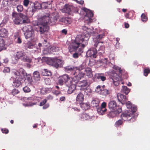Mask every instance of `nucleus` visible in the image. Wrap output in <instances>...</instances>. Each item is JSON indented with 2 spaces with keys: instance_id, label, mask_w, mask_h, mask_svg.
<instances>
[{
  "instance_id": "obj_64",
  "label": "nucleus",
  "mask_w": 150,
  "mask_h": 150,
  "mask_svg": "<svg viewBox=\"0 0 150 150\" xmlns=\"http://www.w3.org/2000/svg\"><path fill=\"white\" fill-rule=\"evenodd\" d=\"M21 74L23 75L24 78L26 77L28 75L27 74L26 72L24 70L22 71L21 72Z\"/></svg>"
},
{
  "instance_id": "obj_21",
  "label": "nucleus",
  "mask_w": 150,
  "mask_h": 150,
  "mask_svg": "<svg viewBox=\"0 0 150 150\" xmlns=\"http://www.w3.org/2000/svg\"><path fill=\"white\" fill-rule=\"evenodd\" d=\"M8 31L7 30L4 28H2L0 29V37H5L7 36Z\"/></svg>"
},
{
  "instance_id": "obj_46",
  "label": "nucleus",
  "mask_w": 150,
  "mask_h": 150,
  "mask_svg": "<svg viewBox=\"0 0 150 150\" xmlns=\"http://www.w3.org/2000/svg\"><path fill=\"white\" fill-rule=\"evenodd\" d=\"M144 76H146L149 74L150 73V69L149 67H146L144 69Z\"/></svg>"
},
{
  "instance_id": "obj_58",
  "label": "nucleus",
  "mask_w": 150,
  "mask_h": 150,
  "mask_svg": "<svg viewBox=\"0 0 150 150\" xmlns=\"http://www.w3.org/2000/svg\"><path fill=\"white\" fill-rule=\"evenodd\" d=\"M29 3V0H24L23 1V5L25 7H27Z\"/></svg>"
},
{
  "instance_id": "obj_17",
  "label": "nucleus",
  "mask_w": 150,
  "mask_h": 150,
  "mask_svg": "<svg viewBox=\"0 0 150 150\" xmlns=\"http://www.w3.org/2000/svg\"><path fill=\"white\" fill-rule=\"evenodd\" d=\"M120 73L118 75L117 73L113 71L111 75L112 79V80H120L122 81V78L120 76Z\"/></svg>"
},
{
  "instance_id": "obj_40",
  "label": "nucleus",
  "mask_w": 150,
  "mask_h": 150,
  "mask_svg": "<svg viewBox=\"0 0 150 150\" xmlns=\"http://www.w3.org/2000/svg\"><path fill=\"white\" fill-rule=\"evenodd\" d=\"M26 81H27L28 83V84L30 85H32L33 84V81L32 78V76L28 74L25 77Z\"/></svg>"
},
{
  "instance_id": "obj_38",
  "label": "nucleus",
  "mask_w": 150,
  "mask_h": 150,
  "mask_svg": "<svg viewBox=\"0 0 150 150\" xmlns=\"http://www.w3.org/2000/svg\"><path fill=\"white\" fill-rule=\"evenodd\" d=\"M12 74L14 75V78H20L22 77L20 75V73L16 70H13L12 72Z\"/></svg>"
},
{
  "instance_id": "obj_22",
  "label": "nucleus",
  "mask_w": 150,
  "mask_h": 150,
  "mask_svg": "<svg viewBox=\"0 0 150 150\" xmlns=\"http://www.w3.org/2000/svg\"><path fill=\"white\" fill-rule=\"evenodd\" d=\"M117 98L119 101L122 102L125 101L127 99L126 96L120 93H118L117 94Z\"/></svg>"
},
{
  "instance_id": "obj_23",
  "label": "nucleus",
  "mask_w": 150,
  "mask_h": 150,
  "mask_svg": "<svg viewBox=\"0 0 150 150\" xmlns=\"http://www.w3.org/2000/svg\"><path fill=\"white\" fill-rule=\"evenodd\" d=\"M21 14V13L20 14L19 16L15 17V18L13 19V21L15 24L18 25L21 23V22L22 21Z\"/></svg>"
},
{
  "instance_id": "obj_14",
  "label": "nucleus",
  "mask_w": 150,
  "mask_h": 150,
  "mask_svg": "<svg viewBox=\"0 0 150 150\" xmlns=\"http://www.w3.org/2000/svg\"><path fill=\"white\" fill-rule=\"evenodd\" d=\"M38 28H37V29ZM38 29L40 33L42 34L47 31L49 28L47 25L41 24V25L38 26Z\"/></svg>"
},
{
  "instance_id": "obj_26",
  "label": "nucleus",
  "mask_w": 150,
  "mask_h": 150,
  "mask_svg": "<svg viewBox=\"0 0 150 150\" xmlns=\"http://www.w3.org/2000/svg\"><path fill=\"white\" fill-rule=\"evenodd\" d=\"M45 58L48 64L50 65H53L54 66V58L45 57Z\"/></svg>"
},
{
  "instance_id": "obj_11",
  "label": "nucleus",
  "mask_w": 150,
  "mask_h": 150,
  "mask_svg": "<svg viewBox=\"0 0 150 150\" xmlns=\"http://www.w3.org/2000/svg\"><path fill=\"white\" fill-rule=\"evenodd\" d=\"M40 21L41 22V24L47 25L50 22L49 15L48 14L43 16L40 19Z\"/></svg>"
},
{
  "instance_id": "obj_56",
  "label": "nucleus",
  "mask_w": 150,
  "mask_h": 150,
  "mask_svg": "<svg viewBox=\"0 0 150 150\" xmlns=\"http://www.w3.org/2000/svg\"><path fill=\"white\" fill-rule=\"evenodd\" d=\"M19 91L17 89H14L11 91V94L13 95H15L19 93Z\"/></svg>"
},
{
  "instance_id": "obj_43",
  "label": "nucleus",
  "mask_w": 150,
  "mask_h": 150,
  "mask_svg": "<svg viewBox=\"0 0 150 150\" xmlns=\"http://www.w3.org/2000/svg\"><path fill=\"white\" fill-rule=\"evenodd\" d=\"M42 73L43 75L45 76H50L51 75L50 71H49L46 69H42Z\"/></svg>"
},
{
  "instance_id": "obj_8",
  "label": "nucleus",
  "mask_w": 150,
  "mask_h": 150,
  "mask_svg": "<svg viewBox=\"0 0 150 150\" xmlns=\"http://www.w3.org/2000/svg\"><path fill=\"white\" fill-rule=\"evenodd\" d=\"M69 51L72 52L73 51H75L76 52L73 54V57L74 58H77L78 57L79 55H80L83 52V49L82 47L77 48L76 50H73L72 47H70V45L69 47Z\"/></svg>"
},
{
  "instance_id": "obj_59",
  "label": "nucleus",
  "mask_w": 150,
  "mask_h": 150,
  "mask_svg": "<svg viewBox=\"0 0 150 150\" xmlns=\"http://www.w3.org/2000/svg\"><path fill=\"white\" fill-rule=\"evenodd\" d=\"M47 102V100L46 99L43 100L41 102H40L39 104V105L40 106L44 105Z\"/></svg>"
},
{
  "instance_id": "obj_35",
  "label": "nucleus",
  "mask_w": 150,
  "mask_h": 150,
  "mask_svg": "<svg viewBox=\"0 0 150 150\" xmlns=\"http://www.w3.org/2000/svg\"><path fill=\"white\" fill-rule=\"evenodd\" d=\"M72 79L71 78L68 76V78H67V79L66 80V81H65V85L67 87H68L70 86L71 85L74 84L72 83Z\"/></svg>"
},
{
  "instance_id": "obj_10",
  "label": "nucleus",
  "mask_w": 150,
  "mask_h": 150,
  "mask_svg": "<svg viewBox=\"0 0 150 150\" xmlns=\"http://www.w3.org/2000/svg\"><path fill=\"white\" fill-rule=\"evenodd\" d=\"M108 107L109 109L111 110H116L118 106L116 102L114 100L110 101L108 103Z\"/></svg>"
},
{
  "instance_id": "obj_37",
  "label": "nucleus",
  "mask_w": 150,
  "mask_h": 150,
  "mask_svg": "<svg viewBox=\"0 0 150 150\" xmlns=\"http://www.w3.org/2000/svg\"><path fill=\"white\" fill-rule=\"evenodd\" d=\"M80 105L82 108L84 110H86L90 108L89 105L87 103H80Z\"/></svg>"
},
{
  "instance_id": "obj_1",
  "label": "nucleus",
  "mask_w": 150,
  "mask_h": 150,
  "mask_svg": "<svg viewBox=\"0 0 150 150\" xmlns=\"http://www.w3.org/2000/svg\"><path fill=\"white\" fill-rule=\"evenodd\" d=\"M90 34L84 33L81 35H77L75 40L72 41L70 45V47H72L74 50L82 47L83 49L85 46L87 45Z\"/></svg>"
},
{
  "instance_id": "obj_7",
  "label": "nucleus",
  "mask_w": 150,
  "mask_h": 150,
  "mask_svg": "<svg viewBox=\"0 0 150 150\" xmlns=\"http://www.w3.org/2000/svg\"><path fill=\"white\" fill-rule=\"evenodd\" d=\"M30 6L28 8V9L32 12H34L38 10H39L41 8V4L38 2L35 3H31Z\"/></svg>"
},
{
  "instance_id": "obj_28",
  "label": "nucleus",
  "mask_w": 150,
  "mask_h": 150,
  "mask_svg": "<svg viewBox=\"0 0 150 150\" xmlns=\"http://www.w3.org/2000/svg\"><path fill=\"white\" fill-rule=\"evenodd\" d=\"M6 48V45L4 40L0 38V52Z\"/></svg>"
},
{
  "instance_id": "obj_39",
  "label": "nucleus",
  "mask_w": 150,
  "mask_h": 150,
  "mask_svg": "<svg viewBox=\"0 0 150 150\" xmlns=\"http://www.w3.org/2000/svg\"><path fill=\"white\" fill-rule=\"evenodd\" d=\"M111 91L110 90H109L107 89H103L101 91L100 95H102L106 97L107 95L109 94Z\"/></svg>"
},
{
  "instance_id": "obj_9",
  "label": "nucleus",
  "mask_w": 150,
  "mask_h": 150,
  "mask_svg": "<svg viewBox=\"0 0 150 150\" xmlns=\"http://www.w3.org/2000/svg\"><path fill=\"white\" fill-rule=\"evenodd\" d=\"M122 111V109L121 108H118L116 110H111L107 114V116L109 118H113L121 112Z\"/></svg>"
},
{
  "instance_id": "obj_62",
  "label": "nucleus",
  "mask_w": 150,
  "mask_h": 150,
  "mask_svg": "<svg viewBox=\"0 0 150 150\" xmlns=\"http://www.w3.org/2000/svg\"><path fill=\"white\" fill-rule=\"evenodd\" d=\"M106 106V103L105 102H103L101 104V108L104 109H106L105 107Z\"/></svg>"
},
{
  "instance_id": "obj_54",
  "label": "nucleus",
  "mask_w": 150,
  "mask_h": 150,
  "mask_svg": "<svg viewBox=\"0 0 150 150\" xmlns=\"http://www.w3.org/2000/svg\"><path fill=\"white\" fill-rule=\"evenodd\" d=\"M23 90L26 93L30 92L31 91L30 88L27 86H25L23 88Z\"/></svg>"
},
{
  "instance_id": "obj_34",
  "label": "nucleus",
  "mask_w": 150,
  "mask_h": 150,
  "mask_svg": "<svg viewBox=\"0 0 150 150\" xmlns=\"http://www.w3.org/2000/svg\"><path fill=\"white\" fill-rule=\"evenodd\" d=\"M21 16H22V21L21 22V24L23 23H28L29 22V20L28 19L27 16L23 14H21Z\"/></svg>"
},
{
  "instance_id": "obj_18",
  "label": "nucleus",
  "mask_w": 150,
  "mask_h": 150,
  "mask_svg": "<svg viewBox=\"0 0 150 150\" xmlns=\"http://www.w3.org/2000/svg\"><path fill=\"white\" fill-rule=\"evenodd\" d=\"M91 118L90 116L85 113H82L79 115V119L81 120H86Z\"/></svg>"
},
{
  "instance_id": "obj_30",
  "label": "nucleus",
  "mask_w": 150,
  "mask_h": 150,
  "mask_svg": "<svg viewBox=\"0 0 150 150\" xmlns=\"http://www.w3.org/2000/svg\"><path fill=\"white\" fill-rule=\"evenodd\" d=\"M87 76L90 78L93 76L92 71L90 67H87L85 69Z\"/></svg>"
},
{
  "instance_id": "obj_13",
  "label": "nucleus",
  "mask_w": 150,
  "mask_h": 150,
  "mask_svg": "<svg viewBox=\"0 0 150 150\" xmlns=\"http://www.w3.org/2000/svg\"><path fill=\"white\" fill-rule=\"evenodd\" d=\"M25 53L23 51H22L17 52L16 54L15 57L16 61L15 63H17L18 60L19 59H21L22 60Z\"/></svg>"
},
{
  "instance_id": "obj_61",
  "label": "nucleus",
  "mask_w": 150,
  "mask_h": 150,
  "mask_svg": "<svg viewBox=\"0 0 150 150\" xmlns=\"http://www.w3.org/2000/svg\"><path fill=\"white\" fill-rule=\"evenodd\" d=\"M82 84L81 85V87L85 86L88 85V82L86 80H83L82 82Z\"/></svg>"
},
{
  "instance_id": "obj_41",
  "label": "nucleus",
  "mask_w": 150,
  "mask_h": 150,
  "mask_svg": "<svg viewBox=\"0 0 150 150\" xmlns=\"http://www.w3.org/2000/svg\"><path fill=\"white\" fill-rule=\"evenodd\" d=\"M34 44L30 41L28 42L25 44V49L27 50L28 48L32 49L34 46Z\"/></svg>"
},
{
  "instance_id": "obj_24",
  "label": "nucleus",
  "mask_w": 150,
  "mask_h": 150,
  "mask_svg": "<svg viewBox=\"0 0 150 150\" xmlns=\"http://www.w3.org/2000/svg\"><path fill=\"white\" fill-rule=\"evenodd\" d=\"M22 61L25 62L30 63L32 62V58L30 57L26 56L25 53L23 59H22Z\"/></svg>"
},
{
  "instance_id": "obj_12",
  "label": "nucleus",
  "mask_w": 150,
  "mask_h": 150,
  "mask_svg": "<svg viewBox=\"0 0 150 150\" xmlns=\"http://www.w3.org/2000/svg\"><path fill=\"white\" fill-rule=\"evenodd\" d=\"M54 59V67L57 68L62 67L63 64V61L57 57H55Z\"/></svg>"
},
{
  "instance_id": "obj_16",
  "label": "nucleus",
  "mask_w": 150,
  "mask_h": 150,
  "mask_svg": "<svg viewBox=\"0 0 150 150\" xmlns=\"http://www.w3.org/2000/svg\"><path fill=\"white\" fill-rule=\"evenodd\" d=\"M22 78H16L15 80L13 82V86L15 87H18L21 85L22 83L21 81L22 80Z\"/></svg>"
},
{
  "instance_id": "obj_19",
  "label": "nucleus",
  "mask_w": 150,
  "mask_h": 150,
  "mask_svg": "<svg viewBox=\"0 0 150 150\" xmlns=\"http://www.w3.org/2000/svg\"><path fill=\"white\" fill-rule=\"evenodd\" d=\"M100 100L97 98L94 99L91 102V105L93 107H96V108L99 107Z\"/></svg>"
},
{
  "instance_id": "obj_2",
  "label": "nucleus",
  "mask_w": 150,
  "mask_h": 150,
  "mask_svg": "<svg viewBox=\"0 0 150 150\" xmlns=\"http://www.w3.org/2000/svg\"><path fill=\"white\" fill-rule=\"evenodd\" d=\"M126 106L131 110H127L122 112L121 118L125 121H127L130 122H133L135 121L137 117L134 114V113L137 110V108L129 102L128 101L126 103Z\"/></svg>"
},
{
  "instance_id": "obj_57",
  "label": "nucleus",
  "mask_w": 150,
  "mask_h": 150,
  "mask_svg": "<svg viewBox=\"0 0 150 150\" xmlns=\"http://www.w3.org/2000/svg\"><path fill=\"white\" fill-rule=\"evenodd\" d=\"M104 36V33L102 34H100L98 35L97 37L96 38L99 41L101 40Z\"/></svg>"
},
{
  "instance_id": "obj_36",
  "label": "nucleus",
  "mask_w": 150,
  "mask_h": 150,
  "mask_svg": "<svg viewBox=\"0 0 150 150\" xmlns=\"http://www.w3.org/2000/svg\"><path fill=\"white\" fill-rule=\"evenodd\" d=\"M96 109L98 114L101 115H103L104 114V113L107 111L106 109H103L99 106L96 108Z\"/></svg>"
},
{
  "instance_id": "obj_42",
  "label": "nucleus",
  "mask_w": 150,
  "mask_h": 150,
  "mask_svg": "<svg viewBox=\"0 0 150 150\" xmlns=\"http://www.w3.org/2000/svg\"><path fill=\"white\" fill-rule=\"evenodd\" d=\"M122 92L125 93L126 95L130 91L129 89L126 86H123L121 90Z\"/></svg>"
},
{
  "instance_id": "obj_25",
  "label": "nucleus",
  "mask_w": 150,
  "mask_h": 150,
  "mask_svg": "<svg viewBox=\"0 0 150 150\" xmlns=\"http://www.w3.org/2000/svg\"><path fill=\"white\" fill-rule=\"evenodd\" d=\"M60 21L67 24H70L71 22V19L68 17L62 18L60 19Z\"/></svg>"
},
{
  "instance_id": "obj_5",
  "label": "nucleus",
  "mask_w": 150,
  "mask_h": 150,
  "mask_svg": "<svg viewBox=\"0 0 150 150\" xmlns=\"http://www.w3.org/2000/svg\"><path fill=\"white\" fill-rule=\"evenodd\" d=\"M83 68V67L82 65H80L78 67H74L73 66H69L65 67L64 68L65 70L67 72H71V75H76L77 73V71L81 70Z\"/></svg>"
},
{
  "instance_id": "obj_51",
  "label": "nucleus",
  "mask_w": 150,
  "mask_h": 150,
  "mask_svg": "<svg viewBox=\"0 0 150 150\" xmlns=\"http://www.w3.org/2000/svg\"><path fill=\"white\" fill-rule=\"evenodd\" d=\"M141 19L143 22H146L147 21L148 18L147 16H146L144 13H142L141 15Z\"/></svg>"
},
{
  "instance_id": "obj_20",
  "label": "nucleus",
  "mask_w": 150,
  "mask_h": 150,
  "mask_svg": "<svg viewBox=\"0 0 150 150\" xmlns=\"http://www.w3.org/2000/svg\"><path fill=\"white\" fill-rule=\"evenodd\" d=\"M80 70L77 71V73H76V75H74L75 78L78 80H80L85 75V74L81 71Z\"/></svg>"
},
{
  "instance_id": "obj_6",
  "label": "nucleus",
  "mask_w": 150,
  "mask_h": 150,
  "mask_svg": "<svg viewBox=\"0 0 150 150\" xmlns=\"http://www.w3.org/2000/svg\"><path fill=\"white\" fill-rule=\"evenodd\" d=\"M100 50H98V52L96 49L95 48H90L87 52L86 55L88 57H92L94 58H96V54H98L99 55L102 54L104 53L103 50H101L100 52Z\"/></svg>"
},
{
  "instance_id": "obj_31",
  "label": "nucleus",
  "mask_w": 150,
  "mask_h": 150,
  "mask_svg": "<svg viewBox=\"0 0 150 150\" xmlns=\"http://www.w3.org/2000/svg\"><path fill=\"white\" fill-rule=\"evenodd\" d=\"M69 89L67 91V93L69 94L72 93L75 90L76 88L75 84L71 85L70 86H68Z\"/></svg>"
},
{
  "instance_id": "obj_44",
  "label": "nucleus",
  "mask_w": 150,
  "mask_h": 150,
  "mask_svg": "<svg viewBox=\"0 0 150 150\" xmlns=\"http://www.w3.org/2000/svg\"><path fill=\"white\" fill-rule=\"evenodd\" d=\"M96 76L98 79H100L101 80L104 81L106 80L105 77L103 76L101 74H96Z\"/></svg>"
},
{
  "instance_id": "obj_3",
  "label": "nucleus",
  "mask_w": 150,
  "mask_h": 150,
  "mask_svg": "<svg viewBox=\"0 0 150 150\" xmlns=\"http://www.w3.org/2000/svg\"><path fill=\"white\" fill-rule=\"evenodd\" d=\"M23 30L25 32L24 34L26 39L32 38L34 36V31L31 25H27L24 27Z\"/></svg>"
},
{
  "instance_id": "obj_48",
  "label": "nucleus",
  "mask_w": 150,
  "mask_h": 150,
  "mask_svg": "<svg viewBox=\"0 0 150 150\" xmlns=\"http://www.w3.org/2000/svg\"><path fill=\"white\" fill-rule=\"evenodd\" d=\"M122 120H119L117 121L115 123V126L116 127H119L120 126L122 125L123 122V120L122 119Z\"/></svg>"
},
{
  "instance_id": "obj_60",
  "label": "nucleus",
  "mask_w": 150,
  "mask_h": 150,
  "mask_svg": "<svg viewBox=\"0 0 150 150\" xmlns=\"http://www.w3.org/2000/svg\"><path fill=\"white\" fill-rule=\"evenodd\" d=\"M1 130L3 133L5 134H7L9 132L8 130L6 128L2 129Z\"/></svg>"
},
{
  "instance_id": "obj_50",
  "label": "nucleus",
  "mask_w": 150,
  "mask_h": 150,
  "mask_svg": "<svg viewBox=\"0 0 150 150\" xmlns=\"http://www.w3.org/2000/svg\"><path fill=\"white\" fill-rule=\"evenodd\" d=\"M51 53L49 47L45 49L43 51V54L44 55L47 54Z\"/></svg>"
},
{
  "instance_id": "obj_49",
  "label": "nucleus",
  "mask_w": 150,
  "mask_h": 150,
  "mask_svg": "<svg viewBox=\"0 0 150 150\" xmlns=\"http://www.w3.org/2000/svg\"><path fill=\"white\" fill-rule=\"evenodd\" d=\"M102 90L103 89H102L101 87L100 86L98 85L96 87L95 91L97 93L100 94Z\"/></svg>"
},
{
  "instance_id": "obj_15",
  "label": "nucleus",
  "mask_w": 150,
  "mask_h": 150,
  "mask_svg": "<svg viewBox=\"0 0 150 150\" xmlns=\"http://www.w3.org/2000/svg\"><path fill=\"white\" fill-rule=\"evenodd\" d=\"M68 75L67 74H64L62 76H60L58 80V83L60 85H63L64 83H65L66 80H67Z\"/></svg>"
},
{
  "instance_id": "obj_4",
  "label": "nucleus",
  "mask_w": 150,
  "mask_h": 150,
  "mask_svg": "<svg viewBox=\"0 0 150 150\" xmlns=\"http://www.w3.org/2000/svg\"><path fill=\"white\" fill-rule=\"evenodd\" d=\"M83 10L86 13L84 17V19L85 23L88 24L90 23L93 21L92 18L93 17L94 14L93 12L85 8H83Z\"/></svg>"
},
{
  "instance_id": "obj_27",
  "label": "nucleus",
  "mask_w": 150,
  "mask_h": 150,
  "mask_svg": "<svg viewBox=\"0 0 150 150\" xmlns=\"http://www.w3.org/2000/svg\"><path fill=\"white\" fill-rule=\"evenodd\" d=\"M84 100V95L81 93H79L77 96L76 98V100L77 102H78L80 103L81 102H82Z\"/></svg>"
},
{
  "instance_id": "obj_63",
  "label": "nucleus",
  "mask_w": 150,
  "mask_h": 150,
  "mask_svg": "<svg viewBox=\"0 0 150 150\" xmlns=\"http://www.w3.org/2000/svg\"><path fill=\"white\" fill-rule=\"evenodd\" d=\"M10 71V69L8 67H5L3 70V71L4 73L9 72Z\"/></svg>"
},
{
  "instance_id": "obj_29",
  "label": "nucleus",
  "mask_w": 150,
  "mask_h": 150,
  "mask_svg": "<svg viewBox=\"0 0 150 150\" xmlns=\"http://www.w3.org/2000/svg\"><path fill=\"white\" fill-rule=\"evenodd\" d=\"M57 20L56 16H53L51 18L50 17V22H49V25H52L55 24Z\"/></svg>"
},
{
  "instance_id": "obj_47",
  "label": "nucleus",
  "mask_w": 150,
  "mask_h": 150,
  "mask_svg": "<svg viewBox=\"0 0 150 150\" xmlns=\"http://www.w3.org/2000/svg\"><path fill=\"white\" fill-rule=\"evenodd\" d=\"M49 48L50 52L51 53L52 52H57L58 50H59V48L57 47H49Z\"/></svg>"
},
{
  "instance_id": "obj_33",
  "label": "nucleus",
  "mask_w": 150,
  "mask_h": 150,
  "mask_svg": "<svg viewBox=\"0 0 150 150\" xmlns=\"http://www.w3.org/2000/svg\"><path fill=\"white\" fill-rule=\"evenodd\" d=\"M33 77L35 80H39L40 77L39 72L38 71H34L33 74Z\"/></svg>"
},
{
  "instance_id": "obj_55",
  "label": "nucleus",
  "mask_w": 150,
  "mask_h": 150,
  "mask_svg": "<svg viewBox=\"0 0 150 150\" xmlns=\"http://www.w3.org/2000/svg\"><path fill=\"white\" fill-rule=\"evenodd\" d=\"M112 80L113 81L114 85L116 86H118L119 84L120 83V82L122 81H120V80Z\"/></svg>"
},
{
  "instance_id": "obj_52",
  "label": "nucleus",
  "mask_w": 150,
  "mask_h": 150,
  "mask_svg": "<svg viewBox=\"0 0 150 150\" xmlns=\"http://www.w3.org/2000/svg\"><path fill=\"white\" fill-rule=\"evenodd\" d=\"M112 67L114 69L118 70L119 72V73L121 74L122 70L121 69V68L116 65H114Z\"/></svg>"
},
{
  "instance_id": "obj_45",
  "label": "nucleus",
  "mask_w": 150,
  "mask_h": 150,
  "mask_svg": "<svg viewBox=\"0 0 150 150\" xmlns=\"http://www.w3.org/2000/svg\"><path fill=\"white\" fill-rule=\"evenodd\" d=\"M8 19V17L6 16L5 17L2 22L0 24V27H2L4 26V25L6 23Z\"/></svg>"
},
{
  "instance_id": "obj_53",
  "label": "nucleus",
  "mask_w": 150,
  "mask_h": 150,
  "mask_svg": "<svg viewBox=\"0 0 150 150\" xmlns=\"http://www.w3.org/2000/svg\"><path fill=\"white\" fill-rule=\"evenodd\" d=\"M17 11L18 12H21L23 10V7L22 5H19L17 6Z\"/></svg>"
},
{
  "instance_id": "obj_32",
  "label": "nucleus",
  "mask_w": 150,
  "mask_h": 150,
  "mask_svg": "<svg viewBox=\"0 0 150 150\" xmlns=\"http://www.w3.org/2000/svg\"><path fill=\"white\" fill-rule=\"evenodd\" d=\"M72 8L73 7L72 6L68 5H66L64 8V10L66 13L70 14L72 11Z\"/></svg>"
}]
</instances>
